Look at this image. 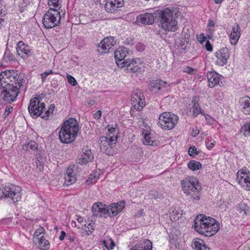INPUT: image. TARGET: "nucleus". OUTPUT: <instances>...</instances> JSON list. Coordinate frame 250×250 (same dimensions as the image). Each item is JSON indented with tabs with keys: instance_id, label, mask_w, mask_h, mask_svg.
I'll list each match as a JSON object with an SVG mask.
<instances>
[{
	"instance_id": "5",
	"label": "nucleus",
	"mask_w": 250,
	"mask_h": 250,
	"mask_svg": "<svg viewBox=\"0 0 250 250\" xmlns=\"http://www.w3.org/2000/svg\"><path fill=\"white\" fill-rule=\"evenodd\" d=\"M61 18L58 10L50 8L43 15L42 23L46 29L52 28L60 23Z\"/></svg>"
},
{
	"instance_id": "8",
	"label": "nucleus",
	"mask_w": 250,
	"mask_h": 250,
	"mask_svg": "<svg viewBox=\"0 0 250 250\" xmlns=\"http://www.w3.org/2000/svg\"><path fill=\"white\" fill-rule=\"evenodd\" d=\"M41 97H35L31 99L28 105V110L31 116L34 118H37L42 114L45 109L44 103L41 102Z\"/></svg>"
},
{
	"instance_id": "60",
	"label": "nucleus",
	"mask_w": 250,
	"mask_h": 250,
	"mask_svg": "<svg viewBox=\"0 0 250 250\" xmlns=\"http://www.w3.org/2000/svg\"><path fill=\"white\" fill-rule=\"evenodd\" d=\"M126 43L130 45H133L134 44V38H128L126 41Z\"/></svg>"
},
{
	"instance_id": "55",
	"label": "nucleus",
	"mask_w": 250,
	"mask_h": 250,
	"mask_svg": "<svg viewBox=\"0 0 250 250\" xmlns=\"http://www.w3.org/2000/svg\"><path fill=\"white\" fill-rule=\"evenodd\" d=\"M51 112L50 111V109H48L47 110H46L44 113V114L43 115H42L41 116V117L43 119H45V120H48V117L50 116V114H51Z\"/></svg>"
},
{
	"instance_id": "58",
	"label": "nucleus",
	"mask_w": 250,
	"mask_h": 250,
	"mask_svg": "<svg viewBox=\"0 0 250 250\" xmlns=\"http://www.w3.org/2000/svg\"><path fill=\"white\" fill-rule=\"evenodd\" d=\"M114 247H115L114 242L112 239H110V245H108L107 250H111L113 249Z\"/></svg>"
},
{
	"instance_id": "51",
	"label": "nucleus",
	"mask_w": 250,
	"mask_h": 250,
	"mask_svg": "<svg viewBox=\"0 0 250 250\" xmlns=\"http://www.w3.org/2000/svg\"><path fill=\"white\" fill-rule=\"evenodd\" d=\"M145 45L141 42H139L136 46V48L137 51L139 52L143 51L145 49Z\"/></svg>"
},
{
	"instance_id": "50",
	"label": "nucleus",
	"mask_w": 250,
	"mask_h": 250,
	"mask_svg": "<svg viewBox=\"0 0 250 250\" xmlns=\"http://www.w3.org/2000/svg\"><path fill=\"white\" fill-rule=\"evenodd\" d=\"M232 31L231 33L240 35V27L238 24H236L234 26L232 27Z\"/></svg>"
},
{
	"instance_id": "17",
	"label": "nucleus",
	"mask_w": 250,
	"mask_h": 250,
	"mask_svg": "<svg viewBox=\"0 0 250 250\" xmlns=\"http://www.w3.org/2000/svg\"><path fill=\"white\" fill-rule=\"evenodd\" d=\"M93 159L94 157L92 155L91 150L86 147L85 149H83L82 153L76 159V162L81 165H85L88 162H91Z\"/></svg>"
},
{
	"instance_id": "9",
	"label": "nucleus",
	"mask_w": 250,
	"mask_h": 250,
	"mask_svg": "<svg viewBox=\"0 0 250 250\" xmlns=\"http://www.w3.org/2000/svg\"><path fill=\"white\" fill-rule=\"evenodd\" d=\"M0 89H2L1 92V95H3V100L6 103H11L14 102L18 95L21 89V88H19L17 85H0Z\"/></svg>"
},
{
	"instance_id": "29",
	"label": "nucleus",
	"mask_w": 250,
	"mask_h": 250,
	"mask_svg": "<svg viewBox=\"0 0 250 250\" xmlns=\"http://www.w3.org/2000/svg\"><path fill=\"white\" fill-rule=\"evenodd\" d=\"M123 63H124L123 67L125 66L126 70L128 71L131 69H133V67L137 66L140 63V62L138 59H128L127 61H124V62H123Z\"/></svg>"
},
{
	"instance_id": "41",
	"label": "nucleus",
	"mask_w": 250,
	"mask_h": 250,
	"mask_svg": "<svg viewBox=\"0 0 250 250\" xmlns=\"http://www.w3.org/2000/svg\"><path fill=\"white\" fill-rule=\"evenodd\" d=\"M215 141L211 142L209 138H206L205 144L208 149H211L215 145Z\"/></svg>"
},
{
	"instance_id": "14",
	"label": "nucleus",
	"mask_w": 250,
	"mask_h": 250,
	"mask_svg": "<svg viewBox=\"0 0 250 250\" xmlns=\"http://www.w3.org/2000/svg\"><path fill=\"white\" fill-rule=\"evenodd\" d=\"M115 44L114 38L109 37L105 38L98 46V51L101 54L107 53L112 48Z\"/></svg>"
},
{
	"instance_id": "36",
	"label": "nucleus",
	"mask_w": 250,
	"mask_h": 250,
	"mask_svg": "<svg viewBox=\"0 0 250 250\" xmlns=\"http://www.w3.org/2000/svg\"><path fill=\"white\" fill-rule=\"evenodd\" d=\"M99 178V176L98 175L95 174H91L89 175L88 179L86 181V184L87 185H90L95 183L97 180Z\"/></svg>"
},
{
	"instance_id": "24",
	"label": "nucleus",
	"mask_w": 250,
	"mask_h": 250,
	"mask_svg": "<svg viewBox=\"0 0 250 250\" xmlns=\"http://www.w3.org/2000/svg\"><path fill=\"white\" fill-rule=\"evenodd\" d=\"M142 135L144 137L143 144L145 145H150L152 146H156L158 144V141L155 140L152 134L147 130L144 129L142 131Z\"/></svg>"
},
{
	"instance_id": "16",
	"label": "nucleus",
	"mask_w": 250,
	"mask_h": 250,
	"mask_svg": "<svg viewBox=\"0 0 250 250\" xmlns=\"http://www.w3.org/2000/svg\"><path fill=\"white\" fill-rule=\"evenodd\" d=\"M124 4V0H105L104 8L108 13H114Z\"/></svg>"
},
{
	"instance_id": "53",
	"label": "nucleus",
	"mask_w": 250,
	"mask_h": 250,
	"mask_svg": "<svg viewBox=\"0 0 250 250\" xmlns=\"http://www.w3.org/2000/svg\"><path fill=\"white\" fill-rule=\"evenodd\" d=\"M67 239L69 241V242H67V243H72L73 242L75 239V236L74 234H67L66 236Z\"/></svg>"
},
{
	"instance_id": "48",
	"label": "nucleus",
	"mask_w": 250,
	"mask_h": 250,
	"mask_svg": "<svg viewBox=\"0 0 250 250\" xmlns=\"http://www.w3.org/2000/svg\"><path fill=\"white\" fill-rule=\"evenodd\" d=\"M13 57H14L12 54H10L9 53H7V52H5L3 56V59L6 62H10L13 60Z\"/></svg>"
},
{
	"instance_id": "26",
	"label": "nucleus",
	"mask_w": 250,
	"mask_h": 250,
	"mask_svg": "<svg viewBox=\"0 0 250 250\" xmlns=\"http://www.w3.org/2000/svg\"><path fill=\"white\" fill-rule=\"evenodd\" d=\"M207 78L208 82V85L211 88L214 87L219 83V75L216 72H209L208 73Z\"/></svg>"
},
{
	"instance_id": "45",
	"label": "nucleus",
	"mask_w": 250,
	"mask_h": 250,
	"mask_svg": "<svg viewBox=\"0 0 250 250\" xmlns=\"http://www.w3.org/2000/svg\"><path fill=\"white\" fill-rule=\"evenodd\" d=\"M202 115L204 116L206 120L209 125H212L213 124L214 120L210 116L205 113Z\"/></svg>"
},
{
	"instance_id": "35",
	"label": "nucleus",
	"mask_w": 250,
	"mask_h": 250,
	"mask_svg": "<svg viewBox=\"0 0 250 250\" xmlns=\"http://www.w3.org/2000/svg\"><path fill=\"white\" fill-rule=\"evenodd\" d=\"M142 66L143 64L140 62L135 67H133V69H131L127 71L130 73L135 74L136 75H137L138 74L141 73L142 70Z\"/></svg>"
},
{
	"instance_id": "18",
	"label": "nucleus",
	"mask_w": 250,
	"mask_h": 250,
	"mask_svg": "<svg viewBox=\"0 0 250 250\" xmlns=\"http://www.w3.org/2000/svg\"><path fill=\"white\" fill-rule=\"evenodd\" d=\"M127 54V49L125 47L119 48L115 51V59L118 66L123 68V65H124L123 62L128 60V59H125Z\"/></svg>"
},
{
	"instance_id": "30",
	"label": "nucleus",
	"mask_w": 250,
	"mask_h": 250,
	"mask_svg": "<svg viewBox=\"0 0 250 250\" xmlns=\"http://www.w3.org/2000/svg\"><path fill=\"white\" fill-rule=\"evenodd\" d=\"M39 243L38 247L40 249L47 250L49 248L50 244L48 240H46L43 236L38 237L37 240Z\"/></svg>"
},
{
	"instance_id": "7",
	"label": "nucleus",
	"mask_w": 250,
	"mask_h": 250,
	"mask_svg": "<svg viewBox=\"0 0 250 250\" xmlns=\"http://www.w3.org/2000/svg\"><path fill=\"white\" fill-rule=\"evenodd\" d=\"M183 190L185 193L190 195L191 192H198L201 190L198 179L194 177H188L181 181Z\"/></svg>"
},
{
	"instance_id": "4",
	"label": "nucleus",
	"mask_w": 250,
	"mask_h": 250,
	"mask_svg": "<svg viewBox=\"0 0 250 250\" xmlns=\"http://www.w3.org/2000/svg\"><path fill=\"white\" fill-rule=\"evenodd\" d=\"M24 83L23 74L18 73V71L6 70L0 75V85H17L19 88H22V83Z\"/></svg>"
},
{
	"instance_id": "27",
	"label": "nucleus",
	"mask_w": 250,
	"mask_h": 250,
	"mask_svg": "<svg viewBox=\"0 0 250 250\" xmlns=\"http://www.w3.org/2000/svg\"><path fill=\"white\" fill-rule=\"evenodd\" d=\"M199 98L197 96H194L192 97L191 103L192 105V115L194 117H197L199 114H204V111H203L198 103Z\"/></svg>"
},
{
	"instance_id": "34",
	"label": "nucleus",
	"mask_w": 250,
	"mask_h": 250,
	"mask_svg": "<svg viewBox=\"0 0 250 250\" xmlns=\"http://www.w3.org/2000/svg\"><path fill=\"white\" fill-rule=\"evenodd\" d=\"M240 131L245 137L250 135V122L247 123L243 125L240 129Z\"/></svg>"
},
{
	"instance_id": "19",
	"label": "nucleus",
	"mask_w": 250,
	"mask_h": 250,
	"mask_svg": "<svg viewBox=\"0 0 250 250\" xmlns=\"http://www.w3.org/2000/svg\"><path fill=\"white\" fill-rule=\"evenodd\" d=\"M167 84L166 82L160 80H153L148 84V88L151 91L157 93L160 91H164Z\"/></svg>"
},
{
	"instance_id": "52",
	"label": "nucleus",
	"mask_w": 250,
	"mask_h": 250,
	"mask_svg": "<svg viewBox=\"0 0 250 250\" xmlns=\"http://www.w3.org/2000/svg\"><path fill=\"white\" fill-rule=\"evenodd\" d=\"M194 194L191 195V196L189 197V199H190L192 201H198L200 199V196H199V192H194Z\"/></svg>"
},
{
	"instance_id": "38",
	"label": "nucleus",
	"mask_w": 250,
	"mask_h": 250,
	"mask_svg": "<svg viewBox=\"0 0 250 250\" xmlns=\"http://www.w3.org/2000/svg\"><path fill=\"white\" fill-rule=\"evenodd\" d=\"M239 37L240 35L231 33L229 36L231 44L233 45L236 44L238 41Z\"/></svg>"
},
{
	"instance_id": "47",
	"label": "nucleus",
	"mask_w": 250,
	"mask_h": 250,
	"mask_svg": "<svg viewBox=\"0 0 250 250\" xmlns=\"http://www.w3.org/2000/svg\"><path fill=\"white\" fill-rule=\"evenodd\" d=\"M95 227V225L94 223L91 222V223H90L89 224H88V225L87 227L88 230H86V233L88 235L91 233L92 230H93L94 229Z\"/></svg>"
},
{
	"instance_id": "31",
	"label": "nucleus",
	"mask_w": 250,
	"mask_h": 250,
	"mask_svg": "<svg viewBox=\"0 0 250 250\" xmlns=\"http://www.w3.org/2000/svg\"><path fill=\"white\" fill-rule=\"evenodd\" d=\"M188 166L192 171L200 169L202 167V164L199 162L195 160H190L188 162Z\"/></svg>"
},
{
	"instance_id": "56",
	"label": "nucleus",
	"mask_w": 250,
	"mask_h": 250,
	"mask_svg": "<svg viewBox=\"0 0 250 250\" xmlns=\"http://www.w3.org/2000/svg\"><path fill=\"white\" fill-rule=\"evenodd\" d=\"M206 48L208 51H212V45L208 41H207L205 44Z\"/></svg>"
},
{
	"instance_id": "43",
	"label": "nucleus",
	"mask_w": 250,
	"mask_h": 250,
	"mask_svg": "<svg viewBox=\"0 0 250 250\" xmlns=\"http://www.w3.org/2000/svg\"><path fill=\"white\" fill-rule=\"evenodd\" d=\"M199 152L197 150V148L195 146H190L188 149V154L190 156H193L194 154L197 155Z\"/></svg>"
},
{
	"instance_id": "32",
	"label": "nucleus",
	"mask_w": 250,
	"mask_h": 250,
	"mask_svg": "<svg viewBox=\"0 0 250 250\" xmlns=\"http://www.w3.org/2000/svg\"><path fill=\"white\" fill-rule=\"evenodd\" d=\"M249 209L247 205L242 202H240L237 207V210L240 213H243V215H247Z\"/></svg>"
},
{
	"instance_id": "57",
	"label": "nucleus",
	"mask_w": 250,
	"mask_h": 250,
	"mask_svg": "<svg viewBox=\"0 0 250 250\" xmlns=\"http://www.w3.org/2000/svg\"><path fill=\"white\" fill-rule=\"evenodd\" d=\"M67 234L63 230L61 231V235L59 237V239L61 241L63 240L65 237H66Z\"/></svg>"
},
{
	"instance_id": "62",
	"label": "nucleus",
	"mask_w": 250,
	"mask_h": 250,
	"mask_svg": "<svg viewBox=\"0 0 250 250\" xmlns=\"http://www.w3.org/2000/svg\"><path fill=\"white\" fill-rule=\"evenodd\" d=\"M48 76V74L47 72H44L43 73L41 74L42 82H44L46 80V78Z\"/></svg>"
},
{
	"instance_id": "20",
	"label": "nucleus",
	"mask_w": 250,
	"mask_h": 250,
	"mask_svg": "<svg viewBox=\"0 0 250 250\" xmlns=\"http://www.w3.org/2000/svg\"><path fill=\"white\" fill-rule=\"evenodd\" d=\"M16 50L18 55L24 59L27 58L31 55V47L22 41L18 42Z\"/></svg>"
},
{
	"instance_id": "54",
	"label": "nucleus",
	"mask_w": 250,
	"mask_h": 250,
	"mask_svg": "<svg viewBox=\"0 0 250 250\" xmlns=\"http://www.w3.org/2000/svg\"><path fill=\"white\" fill-rule=\"evenodd\" d=\"M199 42L203 44L204 42L205 41H207V37L205 36L204 34L203 33H201L200 35L199 38H198Z\"/></svg>"
},
{
	"instance_id": "15",
	"label": "nucleus",
	"mask_w": 250,
	"mask_h": 250,
	"mask_svg": "<svg viewBox=\"0 0 250 250\" xmlns=\"http://www.w3.org/2000/svg\"><path fill=\"white\" fill-rule=\"evenodd\" d=\"M229 51L227 48H222L215 52V55L217 58L216 64L223 66L227 63L229 57Z\"/></svg>"
},
{
	"instance_id": "23",
	"label": "nucleus",
	"mask_w": 250,
	"mask_h": 250,
	"mask_svg": "<svg viewBox=\"0 0 250 250\" xmlns=\"http://www.w3.org/2000/svg\"><path fill=\"white\" fill-rule=\"evenodd\" d=\"M156 16L152 13H145L138 15L136 18V21L143 24L151 25L155 21Z\"/></svg>"
},
{
	"instance_id": "22",
	"label": "nucleus",
	"mask_w": 250,
	"mask_h": 250,
	"mask_svg": "<svg viewBox=\"0 0 250 250\" xmlns=\"http://www.w3.org/2000/svg\"><path fill=\"white\" fill-rule=\"evenodd\" d=\"M125 201L123 200L116 203H112L110 205L106 206L110 212L108 216L117 215L125 207Z\"/></svg>"
},
{
	"instance_id": "37",
	"label": "nucleus",
	"mask_w": 250,
	"mask_h": 250,
	"mask_svg": "<svg viewBox=\"0 0 250 250\" xmlns=\"http://www.w3.org/2000/svg\"><path fill=\"white\" fill-rule=\"evenodd\" d=\"M149 195L154 199L161 198L162 197L161 193L156 190H151L149 192Z\"/></svg>"
},
{
	"instance_id": "21",
	"label": "nucleus",
	"mask_w": 250,
	"mask_h": 250,
	"mask_svg": "<svg viewBox=\"0 0 250 250\" xmlns=\"http://www.w3.org/2000/svg\"><path fill=\"white\" fill-rule=\"evenodd\" d=\"M76 172L77 168L75 165H71L67 168L65 176V183L66 185H72L76 182Z\"/></svg>"
},
{
	"instance_id": "6",
	"label": "nucleus",
	"mask_w": 250,
	"mask_h": 250,
	"mask_svg": "<svg viewBox=\"0 0 250 250\" xmlns=\"http://www.w3.org/2000/svg\"><path fill=\"white\" fill-rule=\"evenodd\" d=\"M178 120L179 118L176 115L165 112L160 115L158 125L163 129L170 130L174 127Z\"/></svg>"
},
{
	"instance_id": "13",
	"label": "nucleus",
	"mask_w": 250,
	"mask_h": 250,
	"mask_svg": "<svg viewBox=\"0 0 250 250\" xmlns=\"http://www.w3.org/2000/svg\"><path fill=\"white\" fill-rule=\"evenodd\" d=\"M92 211L94 216L104 217L106 218L110 213L106 205L101 202L95 203L92 207Z\"/></svg>"
},
{
	"instance_id": "3",
	"label": "nucleus",
	"mask_w": 250,
	"mask_h": 250,
	"mask_svg": "<svg viewBox=\"0 0 250 250\" xmlns=\"http://www.w3.org/2000/svg\"><path fill=\"white\" fill-rule=\"evenodd\" d=\"M159 21V26L166 32H175L178 28L177 21L173 17V12L168 8L164 10H157L155 13Z\"/></svg>"
},
{
	"instance_id": "39",
	"label": "nucleus",
	"mask_w": 250,
	"mask_h": 250,
	"mask_svg": "<svg viewBox=\"0 0 250 250\" xmlns=\"http://www.w3.org/2000/svg\"><path fill=\"white\" fill-rule=\"evenodd\" d=\"M44 231H45L43 227H39L34 233V238L35 239L37 240V238L40 237V235L43 233Z\"/></svg>"
},
{
	"instance_id": "28",
	"label": "nucleus",
	"mask_w": 250,
	"mask_h": 250,
	"mask_svg": "<svg viewBox=\"0 0 250 250\" xmlns=\"http://www.w3.org/2000/svg\"><path fill=\"white\" fill-rule=\"evenodd\" d=\"M191 246L195 250H210L203 240L198 238L193 239Z\"/></svg>"
},
{
	"instance_id": "42",
	"label": "nucleus",
	"mask_w": 250,
	"mask_h": 250,
	"mask_svg": "<svg viewBox=\"0 0 250 250\" xmlns=\"http://www.w3.org/2000/svg\"><path fill=\"white\" fill-rule=\"evenodd\" d=\"M13 109V108L12 106H7L5 108L4 113L3 114V118H6L7 117H8L9 114L12 112Z\"/></svg>"
},
{
	"instance_id": "40",
	"label": "nucleus",
	"mask_w": 250,
	"mask_h": 250,
	"mask_svg": "<svg viewBox=\"0 0 250 250\" xmlns=\"http://www.w3.org/2000/svg\"><path fill=\"white\" fill-rule=\"evenodd\" d=\"M28 147L30 148L31 149H32L33 150H35L38 149V145L36 142L34 141H30L28 144Z\"/></svg>"
},
{
	"instance_id": "1",
	"label": "nucleus",
	"mask_w": 250,
	"mask_h": 250,
	"mask_svg": "<svg viewBox=\"0 0 250 250\" xmlns=\"http://www.w3.org/2000/svg\"><path fill=\"white\" fill-rule=\"evenodd\" d=\"M219 224L211 217L199 214L194 219V229L200 234L206 237L214 235L219 229Z\"/></svg>"
},
{
	"instance_id": "49",
	"label": "nucleus",
	"mask_w": 250,
	"mask_h": 250,
	"mask_svg": "<svg viewBox=\"0 0 250 250\" xmlns=\"http://www.w3.org/2000/svg\"><path fill=\"white\" fill-rule=\"evenodd\" d=\"M48 4L49 6H53L55 8L59 6V0H48Z\"/></svg>"
},
{
	"instance_id": "46",
	"label": "nucleus",
	"mask_w": 250,
	"mask_h": 250,
	"mask_svg": "<svg viewBox=\"0 0 250 250\" xmlns=\"http://www.w3.org/2000/svg\"><path fill=\"white\" fill-rule=\"evenodd\" d=\"M107 127L108 128V130L109 132V135L108 136H113V135L115 136V133L116 132V133H117V132H118V129H117L116 128H114L113 127H110V126L109 125H107Z\"/></svg>"
},
{
	"instance_id": "64",
	"label": "nucleus",
	"mask_w": 250,
	"mask_h": 250,
	"mask_svg": "<svg viewBox=\"0 0 250 250\" xmlns=\"http://www.w3.org/2000/svg\"><path fill=\"white\" fill-rule=\"evenodd\" d=\"M54 108H55L54 104H51L50 105V106L49 107L48 109H50V111L51 112V113H52Z\"/></svg>"
},
{
	"instance_id": "44",
	"label": "nucleus",
	"mask_w": 250,
	"mask_h": 250,
	"mask_svg": "<svg viewBox=\"0 0 250 250\" xmlns=\"http://www.w3.org/2000/svg\"><path fill=\"white\" fill-rule=\"evenodd\" d=\"M67 78L68 80V82L70 84H71L73 86H75L77 84V81L75 79L70 75H68L67 76Z\"/></svg>"
},
{
	"instance_id": "63",
	"label": "nucleus",
	"mask_w": 250,
	"mask_h": 250,
	"mask_svg": "<svg viewBox=\"0 0 250 250\" xmlns=\"http://www.w3.org/2000/svg\"><path fill=\"white\" fill-rule=\"evenodd\" d=\"M243 112L245 114H250V106H249L248 108L243 110Z\"/></svg>"
},
{
	"instance_id": "10",
	"label": "nucleus",
	"mask_w": 250,
	"mask_h": 250,
	"mask_svg": "<svg viewBox=\"0 0 250 250\" xmlns=\"http://www.w3.org/2000/svg\"><path fill=\"white\" fill-rule=\"evenodd\" d=\"M117 136H102L99 139L101 151L103 153L109 154L111 149L114 146L117 142Z\"/></svg>"
},
{
	"instance_id": "2",
	"label": "nucleus",
	"mask_w": 250,
	"mask_h": 250,
	"mask_svg": "<svg viewBox=\"0 0 250 250\" xmlns=\"http://www.w3.org/2000/svg\"><path fill=\"white\" fill-rule=\"evenodd\" d=\"M79 125L76 119L70 118L63 122L59 132V138L62 143L70 144L77 136Z\"/></svg>"
},
{
	"instance_id": "25",
	"label": "nucleus",
	"mask_w": 250,
	"mask_h": 250,
	"mask_svg": "<svg viewBox=\"0 0 250 250\" xmlns=\"http://www.w3.org/2000/svg\"><path fill=\"white\" fill-rule=\"evenodd\" d=\"M152 242L148 239H144L135 244L130 250H151Z\"/></svg>"
},
{
	"instance_id": "33",
	"label": "nucleus",
	"mask_w": 250,
	"mask_h": 250,
	"mask_svg": "<svg viewBox=\"0 0 250 250\" xmlns=\"http://www.w3.org/2000/svg\"><path fill=\"white\" fill-rule=\"evenodd\" d=\"M240 102L242 105L243 110L248 108L250 105V98L248 96L241 98Z\"/></svg>"
},
{
	"instance_id": "12",
	"label": "nucleus",
	"mask_w": 250,
	"mask_h": 250,
	"mask_svg": "<svg viewBox=\"0 0 250 250\" xmlns=\"http://www.w3.org/2000/svg\"><path fill=\"white\" fill-rule=\"evenodd\" d=\"M131 102L132 106L138 111H140L145 105L144 96L140 89L136 90L131 95Z\"/></svg>"
},
{
	"instance_id": "59",
	"label": "nucleus",
	"mask_w": 250,
	"mask_h": 250,
	"mask_svg": "<svg viewBox=\"0 0 250 250\" xmlns=\"http://www.w3.org/2000/svg\"><path fill=\"white\" fill-rule=\"evenodd\" d=\"M102 112L101 110H98L94 114V117L95 119H99L101 117Z\"/></svg>"
},
{
	"instance_id": "11",
	"label": "nucleus",
	"mask_w": 250,
	"mask_h": 250,
	"mask_svg": "<svg viewBox=\"0 0 250 250\" xmlns=\"http://www.w3.org/2000/svg\"><path fill=\"white\" fill-rule=\"evenodd\" d=\"M237 180L245 189L250 190V172L248 169L245 168L239 170L237 173Z\"/></svg>"
},
{
	"instance_id": "61",
	"label": "nucleus",
	"mask_w": 250,
	"mask_h": 250,
	"mask_svg": "<svg viewBox=\"0 0 250 250\" xmlns=\"http://www.w3.org/2000/svg\"><path fill=\"white\" fill-rule=\"evenodd\" d=\"M199 129H198L197 128H196L192 130V132H191V134L193 137H196V136H197L199 134Z\"/></svg>"
}]
</instances>
